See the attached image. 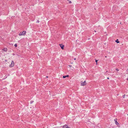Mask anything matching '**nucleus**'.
<instances>
[{
    "label": "nucleus",
    "instance_id": "1",
    "mask_svg": "<svg viewBox=\"0 0 128 128\" xmlns=\"http://www.w3.org/2000/svg\"><path fill=\"white\" fill-rule=\"evenodd\" d=\"M14 66V62L13 61H12V62L11 64L10 65V67H12Z\"/></svg>",
    "mask_w": 128,
    "mask_h": 128
},
{
    "label": "nucleus",
    "instance_id": "2",
    "mask_svg": "<svg viewBox=\"0 0 128 128\" xmlns=\"http://www.w3.org/2000/svg\"><path fill=\"white\" fill-rule=\"evenodd\" d=\"M63 128H70L68 127V125H66V124L63 126H62Z\"/></svg>",
    "mask_w": 128,
    "mask_h": 128
},
{
    "label": "nucleus",
    "instance_id": "3",
    "mask_svg": "<svg viewBox=\"0 0 128 128\" xmlns=\"http://www.w3.org/2000/svg\"><path fill=\"white\" fill-rule=\"evenodd\" d=\"M114 121L115 122V123L118 126L119 125V123L117 122V119H115L114 120Z\"/></svg>",
    "mask_w": 128,
    "mask_h": 128
},
{
    "label": "nucleus",
    "instance_id": "4",
    "mask_svg": "<svg viewBox=\"0 0 128 128\" xmlns=\"http://www.w3.org/2000/svg\"><path fill=\"white\" fill-rule=\"evenodd\" d=\"M86 81H85L84 82H82V83L81 85L82 86H84L86 85Z\"/></svg>",
    "mask_w": 128,
    "mask_h": 128
},
{
    "label": "nucleus",
    "instance_id": "5",
    "mask_svg": "<svg viewBox=\"0 0 128 128\" xmlns=\"http://www.w3.org/2000/svg\"><path fill=\"white\" fill-rule=\"evenodd\" d=\"M60 45L61 48L62 49H64V46L62 44H60Z\"/></svg>",
    "mask_w": 128,
    "mask_h": 128
},
{
    "label": "nucleus",
    "instance_id": "6",
    "mask_svg": "<svg viewBox=\"0 0 128 128\" xmlns=\"http://www.w3.org/2000/svg\"><path fill=\"white\" fill-rule=\"evenodd\" d=\"M26 33V32L25 31H23L22 32V34L23 35H25Z\"/></svg>",
    "mask_w": 128,
    "mask_h": 128
},
{
    "label": "nucleus",
    "instance_id": "7",
    "mask_svg": "<svg viewBox=\"0 0 128 128\" xmlns=\"http://www.w3.org/2000/svg\"><path fill=\"white\" fill-rule=\"evenodd\" d=\"M2 50L6 52L7 51V49L6 48H4Z\"/></svg>",
    "mask_w": 128,
    "mask_h": 128
},
{
    "label": "nucleus",
    "instance_id": "8",
    "mask_svg": "<svg viewBox=\"0 0 128 128\" xmlns=\"http://www.w3.org/2000/svg\"><path fill=\"white\" fill-rule=\"evenodd\" d=\"M69 77V75H67L66 76H63V78H65L66 77Z\"/></svg>",
    "mask_w": 128,
    "mask_h": 128
},
{
    "label": "nucleus",
    "instance_id": "9",
    "mask_svg": "<svg viewBox=\"0 0 128 128\" xmlns=\"http://www.w3.org/2000/svg\"><path fill=\"white\" fill-rule=\"evenodd\" d=\"M115 42H116L117 43H120V42L118 41V40L117 39L115 41Z\"/></svg>",
    "mask_w": 128,
    "mask_h": 128
},
{
    "label": "nucleus",
    "instance_id": "10",
    "mask_svg": "<svg viewBox=\"0 0 128 128\" xmlns=\"http://www.w3.org/2000/svg\"><path fill=\"white\" fill-rule=\"evenodd\" d=\"M19 36H21V35H23L22 34V33L21 32H20V34H19Z\"/></svg>",
    "mask_w": 128,
    "mask_h": 128
},
{
    "label": "nucleus",
    "instance_id": "11",
    "mask_svg": "<svg viewBox=\"0 0 128 128\" xmlns=\"http://www.w3.org/2000/svg\"><path fill=\"white\" fill-rule=\"evenodd\" d=\"M126 96V95L124 94L123 96V98H124Z\"/></svg>",
    "mask_w": 128,
    "mask_h": 128
},
{
    "label": "nucleus",
    "instance_id": "12",
    "mask_svg": "<svg viewBox=\"0 0 128 128\" xmlns=\"http://www.w3.org/2000/svg\"><path fill=\"white\" fill-rule=\"evenodd\" d=\"M14 46H15V47H16L17 46V44H15L14 45Z\"/></svg>",
    "mask_w": 128,
    "mask_h": 128
},
{
    "label": "nucleus",
    "instance_id": "13",
    "mask_svg": "<svg viewBox=\"0 0 128 128\" xmlns=\"http://www.w3.org/2000/svg\"><path fill=\"white\" fill-rule=\"evenodd\" d=\"M34 102V101H31L30 102V103L31 104H32Z\"/></svg>",
    "mask_w": 128,
    "mask_h": 128
},
{
    "label": "nucleus",
    "instance_id": "14",
    "mask_svg": "<svg viewBox=\"0 0 128 128\" xmlns=\"http://www.w3.org/2000/svg\"><path fill=\"white\" fill-rule=\"evenodd\" d=\"M98 60H96V61H96V65H97V62H98Z\"/></svg>",
    "mask_w": 128,
    "mask_h": 128
},
{
    "label": "nucleus",
    "instance_id": "15",
    "mask_svg": "<svg viewBox=\"0 0 128 128\" xmlns=\"http://www.w3.org/2000/svg\"><path fill=\"white\" fill-rule=\"evenodd\" d=\"M116 70L117 71H119V70H118V68H116Z\"/></svg>",
    "mask_w": 128,
    "mask_h": 128
},
{
    "label": "nucleus",
    "instance_id": "16",
    "mask_svg": "<svg viewBox=\"0 0 128 128\" xmlns=\"http://www.w3.org/2000/svg\"><path fill=\"white\" fill-rule=\"evenodd\" d=\"M36 22L37 23H39L40 22V21L39 20H37Z\"/></svg>",
    "mask_w": 128,
    "mask_h": 128
},
{
    "label": "nucleus",
    "instance_id": "17",
    "mask_svg": "<svg viewBox=\"0 0 128 128\" xmlns=\"http://www.w3.org/2000/svg\"><path fill=\"white\" fill-rule=\"evenodd\" d=\"M71 3H72V2H71L70 1H69V4H71Z\"/></svg>",
    "mask_w": 128,
    "mask_h": 128
},
{
    "label": "nucleus",
    "instance_id": "18",
    "mask_svg": "<svg viewBox=\"0 0 128 128\" xmlns=\"http://www.w3.org/2000/svg\"><path fill=\"white\" fill-rule=\"evenodd\" d=\"M68 66H69V67L70 68H71V67H72V66L70 65H68Z\"/></svg>",
    "mask_w": 128,
    "mask_h": 128
},
{
    "label": "nucleus",
    "instance_id": "19",
    "mask_svg": "<svg viewBox=\"0 0 128 128\" xmlns=\"http://www.w3.org/2000/svg\"><path fill=\"white\" fill-rule=\"evenodd\" d=\"M76 58H74V60H76Z\"/></svg>",
    "mask_w": 128,
    "mask_h": 128
},
{
    "label": "nucleus",
    "instance_id": "20",
    "mask_svg": "<svg viewBox=\"0 0 128 128\" xmlns=\"http://www.w3.org/2000/svg\"><path fill=\"white\" fill-rule=\"evenodd\" d=\"M6 77H7V76H6V77H5V78H6Z\"/></svg>",
    "mask_w": 128,
    "mask_h": 128
},
{
    "label": "nucleus",
    "instance_id": "21",
    "mask_svg": "<svg viewBox=\"0 0 128 128\" xmlns=\"http://www.w3.org/2000/svg\"><path fill=\"white\" fill-rule=\"evenodd\" d=\"M94 32H96V30H94Z\"/></svg>",
    "mask_w": 128,
    "mask_h": 128
},
{
    "label": "nucleus",
    "instance_id": "22",
    "mask_svg": "<svg viewBox=\"0 0 128 128\" xmlns=\"http://www.w3.org/2000/svg\"><path fill=\"white\" fill-rule=\"evenodd\" d=\"M46 77H47V78H48V76H46Z\"/></svg>",
    "mask_w": 128,
    "mask_h": 128
},
{
    "label": "nucleus",
    "instance_id": "23",
    "mask_svg": "<svg viewBox=\"0 0 128 128\" xmlns=\"http://www.w3.org/2000/svg\"><path fill=\"white\" fill-rule=\"evenodd\" d=\"M127 80H128V78H127Z\"/></svg>",
    "mask_w": 128,
    "mask_h": 128
},
{
    "label": "nucleus",
    "instance_id": "24",
    "mask_svg": "<svg viewBox=\"0 0 128 128\" xmlns=\"http://www.w3.org/2000/svg\"><path fill=\"white\" fill-rule=\"evenodd\" d=\"M67 0V1H69V0Z\"/></svg>",
    "mask_w": 128,
    "mask_h": 128
},
{
    "label": "nucleus",
    "instance_id": "25",
    "mask_svg": "<svg viewBox=\"0 0 128 128\" xmlns=\"http://www.w3.org/2000/svg\"><path fill=\"white\" fill-rule=\"evenodd\" d=\"M108 79H109V78H108Z\"/></svg>",
    "mask_w": 128,
    "mask_h": 128
}]
</instances>
